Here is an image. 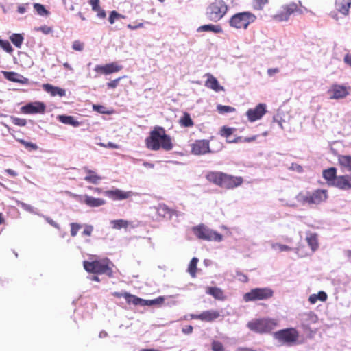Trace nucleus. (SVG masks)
I'll return each mask as SVG.
<instances>
[{
	"label": "nucleus",
	"mask_w": 351,
	"mask_h": 351,
	"mask_svg": "<svg viewBox=\"0 0 351 351\" xmlns=\"http://www.w3.org/2000/svg\"><path fill=\"white\" fill-rule=\"evenodd\" d=\"M207 293L217 300H223L225 298L223 291L218 287H209Z\"/></svg>",
	"instance_id": "nucleus-33"
},
{
	"label": "nucleus",
	"mask_w": 351,
	"mask_h": 351,
	"mask_svg": "<svg viewBox=\"0 0 351 351\" xmlns=\"http://www.w3.org/2000/svg\"><path fill=\"white\" fill-rule=\"evenodd\" d=\"M164 302V298L162 297H158L154 300H145V306H152L154 304H162Z\"/></svg>",
	"instance_id": "nucleus-45"
},
{
	"label": "nucleus",
	"mask_w": 351,
	"mask_h": 351,
	"mask_svg": "<svg viewBox=\"0 0 351 351\" xmlns=\"http://www.w3.org/2000/svg\"><path fill=\"white\" fill-rule=\"evenodd\" d=\"M257 137H258L257 135H254V136H250V137H245V138H243V142L251 143V142H253V141H256Z\"/></svg>",
	"instance_id": "nucleus-58"
},
{
	"label": "nucleus",
	"mask_w": 351,
	"mask_h": 351,
	"mask_svg": "<svg viewBox=\"0 0 351 351\" xmlns=\"http://www.w3.org/2000/svg\"><path fill=\"white\" fill-rule=\"evenodd\" d=\"M10 39L16 47L21 48L24 38L21 34H13Z\"/></svg>",
	"instance_id": "nucleus-37"
},
{
	"label": "nucleus",
	"mask_w": 351,
	"mask_h": 351,
	"mask_svg": "<svg viewBox=\"0 0 351 351\" xmlns=\"http://www.w3.org/2000/svg\"><path fill=\"white\" fill-rule=\"evenodd\" d=\"M43 88L47 93H49L51 96L54 97L58 95L60 97H63L65 95L64 89L60 87L53 86L50 84H44L43 85Z\"/></svg>",
	"instance_id": "nucleus-25"
},
{
	"label": "nucleus",
	"mask_w": 351,
	"mask_h": 351,
	"mask_svg": "<svg viewBox=\"0 0 351 351\" xmlns=\"http://www.w3.org/2000/svg\"><path fill=\"white\" fill-rule=\"evenodd\" d=\"M179 123L181 126L185 128H189L194 125V122L188 112L184 113L183 116L180 118Z\"/></svg>",
	"instance_id": "nucleus-34"
},
{
	"label": "nucleus",
	"mask_w": 351,
	"mask_h": 351,
	"mask_svg": "<svg viewBox=\"0 0 351 351\" xmlns=\"http://www.w3.org/2000/svg\"><path fill=\"white\" fill-rule=\"evenodd\" d=\"M274 337L282 343L291 345L297 341L299 334L296 329L290 328L277 331Z\"/></svg>",
	"instance_id": "nucleus-10"
},
{
	"label": "nucleus",
	"mask_w": 351,
	"mask_h": 351,
	"mask_svg": "<svg viewBox=\"0 0 351 351\" xmlns=\"http://www.w3.org/2000/svg\"><path fill=\"white\" fill-rule=\"evenodd\" d=\"M317 295L318 300L324 302L327 299V294L324 291H319Z\"/></svg>",
	"instance_id": "nucleus-55"
},
{
	"label": "nucleus",
	"mask_w": 351,
	"mask_h": 351,
	"mask_svg": "<svg viewBox=\"0 0 351 351\" xmlns=\"http://www.w3.org/2000/svg\"><path fill=\"white\" fill-rule=\"evenodd\" d=\"M18 141L29 151H34L38 149V146L35 143L25 141L23 139H19Z\"/></svg>",
	"instance_id": "nucleus-38"
},
{
	"label": "nucleus",
	"mask_w": 351,
	"mask_h": 351,
	"mask_svg": "<svg viewBox=\"0 0 351 351\" xmlns=\"http://www.w3.org/2000/svg\"><path fill=\"white\" fill-rule=\"evenodd\" d=\"M199 260L196 257H194L193 258L190 263H189V267H188V272L190 274V275L194 278L196 276V272H197V263H198Z\"/></svg>",
	"instance_id": "nucleus-36"
},
{
	"label": "nucleus",
	"mask_w": 351,
	"mask_h": 351,
	"mask_svg": "<svg viewBox=\"0 0 351 351\" xmlns=\"http://www.w3.org/2000/svg\"><path fill=\"white\" fill-rule=\"evenodd\" d=\"M237 351H256L251 348H247V347H239L237 349Z\"/></svg>",
	"instance_id": "nucleus-63"
},
{
	"label": "nucleus",
	"mask_w": 351,
	"mask_h": 351,
	"mask_svg": "<svg viewBox=\"0 0 351 351\" xmlns=\"http://www.w3.org/2000/svg\"><path fill=\"white\" fill-rule=\"evenodd\" d=\"M236 275L238 277L239 280L242 282L246 283L249 280L248 277L241 271H237Z\"/></svg>",
	"instance_id": "nucleus-53"
},
{
	"label": "nucleus",
	"mask_w": 351,
	"mask_h": 351,
	"mask_svg": "<svg viewBox=\"0 0 351 351\" xmlns=\"http://www.w3.org/2000/svg\"><path fill=\"white\" fill-rule=\"evenodd\" d=\"M205 76L207 77V80L205 82V86L207 88H209L215 92L223 90V87L219 85L217 78L215 77L212 74L206 73Z\"/></svg>",
	"instance_id": "nucleus-22"
},
{
	"label": "nucleus",
	"mask_w": 351,
	"mask_h": 351,
	"mask_svg": "<svg viewBox=\"0 0 351 351\" xmlns=\"http://www.w3.org/2000/svg\"><path fill=\"white\" fill-rule=\"evenodd\" d=\"M0 46L7 52L11 53L12 51V47L10 43L8 40H0Z\"/></svg>",
	"instance_id": "nucleus-46"
},
{
	"label": "nucleus",
	"mask_w": 351,
	"mask_h": 351,
	"mask_svg": "<svg viewBox=\"0 0 351 351\" xmlns=\"http://www.w3.org/2000/svg\"><path fill=\"white\" fill-rule=\"evenodd\" d=\"M146 147L152 151H158L162 149L170 151L173 147L171 138L167 135L162 127H155L149 133V136L145 139Z\"/></svg>",
	"instance_id": "nucleus-1"
},
{
	"label": "nucleus",
	"mask_w": 351,
	"mask_h": 351,
	"mask_svg": "<svg viewBox=\"0 0 351 351\" xmlns=\"http://www.w3.org/2000/svg\"><path fill=\"white\" fill-rule=\"evenodd\" d=\"M93 226L91 225H85L84 229L82 233L83 236L90 237L93 232Z\"/></svg>",
	"instance_id": "nucleus-50"
},
{
	"label": "nucleus",
	"mask_w": 351,
	"mask_h": 351,
	"mask_svg": "<svg viewBox=\"0 0 351 351\" xmlns=\"http://www.w3.org/2000/svg\"><path fill=\"white\" fill-rule=\"evenodd\" d=\"M71 236L74 237L77 235L78 231L82 228V225L77 223H71Z\"/></svg>",
	"instance_id": "nucleus-43"
},
{
	"label": "nucleus",
	"mask_w": 351,
	"mask_h": 351,
	"mask_svg": "<svg viewBox=\"0 0 351 351\" xmlns=\"http://www.w3.org/2000/svg\"><path fill=\"white\" fill-rule=\"evenodd\" d=\"M337 160L341 167H343L347 170L351 171V156L339 155Z\"/></svg>",
	"instance_id": "nucleus-30"
},
{
	"label": "nucleus",
	"mask_w": 351,
	"mask_h": 351,
	"mask_svg": "<svg viewBox=\"0 0 351 351\" xmlns=\"http://www.w3.org/2000/svg\"><path fill=\"white\" fill-rule=\"evenodd\" d=\"M206 178L210 182L226 189H232L243 182L241 176H233L220 171H210L206 174Z\"/></svg>",
	"instance_id": "nucleus-2"
},
{
	"label": "nucleus",
	"mask_w": 351,
	"mask_h": 351,
	"mask_svg": "<svg viewBox=\"0 0 351 351\" xmlns=\"http://www.w3.org/2000/svg\"><path fill=\"white\" fill-rule=\"evenodd\" d=\"M89 3L92 7L93 11L97 10L100 8L99 0H89Z\"/></svg>",
	"instance_id": "nucleus-54"
},
{
	"label": "nucleus",
	"mask_w": 351,
	"mask_h": 351,
	"mask_svg": "<svg viewBox=\"0 0 351 351\" xmlns=\"http://www.w3.org/2000/svg\"><path fill=\"white\" fill-rule=\"evenodd\" d=\"M72 48L75 51H81L84 49V43L80 42V40H75L73 43Z\"/></svg>",
	"instance_id": "nucleus-51"
},
{
	"label": "nucleus",
	"mask_w": 351,
	"mask_h": 351,
	"mask_svg": "<svg viewBox=\"0 0 351 351\" xmlns=\"http://www.w3.org/2000/svg\"><path fill=\"white\" fill-rule=\"evenodd\" d=\"M228 10L223 0H215L206 8V16L210 21L217 22L225 16Z\"/></svg>",
	"instance_id": "nucleus-5"
},
{
	"label": "nucleus",
	"mask_w": 351,
	"mask_h": 351,
	"mask_svg": "<svg viewBox=\"0 0 351 351\" xmlns=\"http://www.w3.org/2000/svg\"><path fill=\"white\" fill-rule=\"evenodd\" d=\"M156 213L160 219H171L172 217L178 216L179 212L173 208L169 207L165 204H160L156 207Z\"/></svg>",
	"instance_id": "nucleus-12"
},
{
	"label": "nucleus",
	"mask_w": 351,
	"mask_h": 351,
	"mask_svg": "<svg viewBox=\"0 0 351 351\" xmlns=\"http://www.w3.org/2000/svg\"><path fill=\"white\" fill-rule=\"evenodd\" d=\"M234 129L232 128L223 127L221 130V134L226 138L229 137L232 134Z\"/></svg>",
	"instance_id": "nucleus-48"
},
{
	"label": "nucleus",
	"mask_w": 351,
	"mask_h": 351,
	"mask_svg": "<svg viewBox=\"0 0 351 351\" xmlns=\"http://www.w3.org/2000/svg\"><path fill=\"white\" fill-rule=\"evenodd\" d=\"M328 198V191L326 189H316L313 191L300 192L297 195V199L302 204L319 205Z\"/></svg>",
	"instance_id": "nucleus-3"
},
{
	"label": "nucleus",
	"mask_w": 351,
	"mask_h": 351,
	"mask_svg": "<svg viewBox=\"0 0 351 351\" xmlns=\"http://www.w3.org/2000/svg\"><path fill=\"white\" fill-rule=\"evenodd\" d=\"M11 121L13 124L18 125V126H21V127L25 126L27 124V121L25 119L12 117Z\"/></svg>",
	"instance_id": "nucleus-42"
},
{
	"label": "nucleus",
	"mask_w": 351,
	"mask_h": 351,
	"mask_svg": "<svg viewBox=\"0 0 351 351\" xmlns=\"http://www.w3.org/2000/svg\"><path fill=\"white\" fill-rule=\"evenodd\" d=\"M21 110L24 114H44L46 106L43 102L36 101L23 106Z\"/></svg>",
	"instance_id": "nucleus-14"
},
{
	"label": "nucleus",
	"mask_w": 351,
	"mask_h": 351,
	"mask_svg": "<svg viewBox=\"0 0 351 351\" xmlns=\"http://www.w3.org/2000/svg\"><path fill=\"white\" fill-rule=\"evenodd\" d=\"M217 110L221 114L233 112L235 111V108L234 107L230 106H217Z\"/></svg>",
	"instance_id": "nucleus-40"
},
{
	"label": "nucleus",
	"mask_w": 351,
	"mask_h": 351,
	"mask_svg": "<svg viewBox=\"0 0 351 351\" xmlns=\"http://www.w3.org/2000/svg\"><path fill=\"white\" fill-rule=\"evenodd\" d=\"M3 75L8 80L13 82H19L21 84H27L28 82L27 78L24 77L23 76L15 72L4 71Z\"/></svg>",
	"instance_id": "nucleus-24"
},
{
	"label": "nucleus",
	"mask_w": 351,
	"mask_h": 351,
	"mask_svg": "<svg viewBox=\"0 0 351 351\" xmlns=\"http://www.w3.org/2000/svg\"><path fill=\"white\" fill-rule=\"evenodd\" d=\"M34 8L36 11V12L40 16H45L49 14V12L45 9V8L40 3H34Z\"/></svg>",
	"instance_id": "nucleus-39"
},
{
	"label": "nucleus",
	"mask_w": 351,
	"mask_h": 351,
	"mask_svg": "<svg viewBox=\"0 0 351 351\" xmlns=\"http://www.w3.org/2000/svg\"><path fill=\"white\" fill-rule=\"evenodd\" d=\"M57 119L61 123L66 125H71L73 127H77L80 125V123L77 121L73 116L58 115Z\"/></svg>",
	"instance_id": "nucleus-29"
},
{
	"label": "nucleus",
	"mask_w": 351,
	"mask_h": 351,
	"mask_svg": "<svg viewBox=\"0 0 351 351\" xmlns=\"http://www.w3.org/2000/svg\"><path fill=\"white\" fill-rule=\"evenodd\" d=\"M267 3L268 0H254V7L256 10H262Z\"/></svg>",
	"instance_id": "nucleus-49"
},
{
	"label": "nucleus",
	"mask_w": 351,
	"mask_h": 351,
	"mask_svg": "<svg viewBox=\"0 0 351 351\" xmlns=\"http://www.w3.org/2000/svg\"><path fill=\"white\" fill-rule=\"evenodd\" d=\"M274 291L269 287L252 289L250 292L244 294L243 300L245 302L265 300L271 298Z\"/></svg>",
	"instance_id": "nucleus-9"
},
{
	"label": "nucleus",
	"mask_w": 351,
	"mask_h": 351,
	"mask_svg": "<svg viewBox=\"0 0 351 351\" xmlns=\"http://www.w3.org/2000/svg\"><path fill=\"white\" fill-rule=\"evenodd\" d=\"M83 202L90 207H99L106 204L104 199L85 195Z\"/></svg>",
	"instance_id": "nucleus-26"
},
{
	"label": "nucleus",
	"mask_w": 351,
	"mask_h": 351,
	"mask_svg": "<svg viewBox=\"0 0 351 351\" xmlns=\"http://www.w3.org/2000/svg\"><path fill=\"white\" fill-rule=\"evenodd\" d=\"M272 247L278 252L292 250L291 247L280 243H275L272 245Z\"/></svg>",
	"instance_id": "nucleus-41"
},
{
	"label": "nucleus",
	"mask_w": 351,
	"mask_h": 351,
	"mask_svg": "<svg viewBox=\"0 0 351 351\" xmlns=\"http://www.w3.org/2000/svg\"><path fill=\"white\" fill-rule=\"evenodd\" d=\"M122 78H123L122 77H118L114 80H112V81L108 82L107 83L108 88H115L118 86L120 80Z\"/></svg>",
	"instance_id": "nucleus-52"
},
{
	"label": "nucleus",
	"mask_w": 351,
	"mask_h": 351,
	"mask_svg": "<svg viewBox=\"0 0 351 351\" xmlns=\"http://www.w3.org/2000/svg\"><path fill=\"white\" fill-rule=\"evenodd\" d=\"M125 300L128 304H132L134 306H145V300L134 295L125 292Z\"/></svg>",
	"instance_id": "nucleus-28"
},
{
	"label": "nucleus",
	"mask_w": 351,
	"mask_h": 351,
	"mask_svg": "<svg viewBox=\"0 0 351 351\" xmlns=\"http://www.w3.org/2000/svg\"><path fill=\"white\" fill-rule=\"evenodd\" d=\"M110 223L112 225V228L117 230L127 228L129 225V222L124 219L112 220Z\"/></svg>",
	"instance_id": "nucleus-35"
},
{
	"label": "nucleus",
	"mask_w": 351,
	"mask_h": 351,
	"mask_svg": "<svg viewBox=\"0 0 351 351\" xmlns=\"http://www.w3.org/2000/svg\"><path fill=\"white\" fill-rule=\"evenodd\" d=\"M193 234L201 240L208 241L220 242L223 240V235L217 231H215L204 224L192 228Z\"/></svg>",
	"instance_id": "nucleus-6"
},
{
	"label": "nucleus",
	"mask_w": 351,
	"mask_h": 351,
	"mask_svg": "<svg viewBox=\"0 0 351 351\" xmlns=\"http://www.w3.org/2000/svg\"><path fill=\"white\" fill-rule=\"evenodd\" d=\"M279 72V69L277 68L275 69H269L267 71V73L269 75L271 76Z\"/></svg>",
	"instance_id": "nucleus-62"
},
{
	"label": "nucleus",
	"mask_w": 351,
	"mask_h": 351,
	"mask_svg": "<svg viewBox=\"0 0 351 351\" xmlns=\"http://www.w3.org/2000/svg\"><path fill=\"white\" fill-rule=\"evenodd\" d=\"M191 152L195 155L204 154L209 152V144L207 141H196L193 145Z\"/></svg>",
	"instance_id": "nucleus-19"
},
{
	"label": "nucleus",
	"mask_w": 351,
	"mask_h": 351,
	"mask_svg": "<svg viewBox=\"0 0 351 351\" xmlns=\"http://www.w3.org/2000/svg\"><path fill=\"white\" fill-rule=\"evenodd\" d=\"M119 18H124V16L118 13L117 11H112L108 18L109 23L112 25L114 23L115 20Z\"/></svg>",
	"instance_id": "nucleus-44"
},
{
	"label": "nucleus",
	"mask_w": 351,
	"mask_h": 351,
	"mask_svg": "<svg viewBox=\"0 0 351 351\" xmlns=\"http://www.w3.org/2000/svg\"><path fill=\"white\" fill-rule=\"evenodd\" d=\"M85 171L86 176H85L84 180L88 182L97 184L101 179V178L98 176L95 171L86 169H85Z\"/></svg>",
	"instance_id": "nucleus-31"
},
{
	"label": "nucleus",
	"mask_w": 351,
	"mask_h": 351,
	"mask_svg": "<svg viewBox=\"0 0 351 351\" xmlns=\"http://www.w3.org/2000/svg\"><path fill=\"white\" fill-rule=\"evenodd\" d=\"M111 265L112 263L107 258L100 261L83 262L84 268L87 272L94 274H106L108 277H112L113 275Z\"/></svg>",
	"instance_id": "nucleus-4"
},
{
	"label": "nucleus",
	"mask_w": 351,
	"mask_h": 351,
	"mask_svg": "<svg viewBox=\"0 0 351 351\" xmlns=\"http://www.w3.org/2000/svg\"><path fill=\"white\" fill-rule=\"evenodd\" d=\"M322 176L328 185L333 186V183H335L336 179L338 177L337 176V169L335 167H330L324 169L322 171Z\"/></svg>",
	"instance_id": "nucleus-23"
},
{
	"label": "nucleus",
	"mask_w": 351,
	"mask_h": 351,
	"mask_svg": "<svg viewBox=\"0 0 351 351\" xmlns=\"http://www.w3.org/2000/svg\"><path fill=\"white\" fill-rule=\"evenodd\" d=\"M266 112V105L264 104H259L254 108H250L247 111L246 115L250 121L254 122L261 119Z\"/></svg>",
	"instance_id": "nucleus-13"
},
{
	"label": "nucleus",
	"mask_w": 351,
	"mask_h": 351,
	"mask_svg": "<svg viewBox=\"0 0 351 351\" xmlns=\"http://www.w3.org/2000/svg\"><path fill=\"white\" fill-rule=\"evenodd\" d=\"M308 300L311 304H315L318 300L317 295L316 294L311 295L308 298Z\"/></svg>",
	"instance_id": "nucleus-61"
},
{
	"label": "nucleus",
	"mask_w": 351,
	"mask_h": 351,
	"mask_svg": "<svg viewBox=\"0 0 351 351\" xmlns=\"http://www.w3.org/2000/svg\"><path fill=\"white\" fill-rule=\"evenodd\" d=\"M309 319H311L313 322L315 323L317 320V317L313 313H310L306 315Z\"/></svg>",
	"instance_id": "nucleus-60"
},
{
	"label": "nucleus",
	"mask_w": 351,
	"mask_h": 351,
	"mask_svg": "<svg viewBox=\"0 0 351 351\" xmlns=\"http://www.w3.org/2000/svg\"><path fill=\"white\" fill-rule=\"evenodd\" d=\"M220 316V313L218 311H203L198 315H191V317L195 319H199L203 322H211Z\"/></svg>",
	"instance_id": "nucleus-17"
},
{
	"label": "nucleus",
	"mask_w": 351,
	"mask_h": 351,
	"mask_svg": "<svg viewBox=\"0 0 351 351\" xmlns=\"http://www.w3.org/2000/svg\"><path fill=\"white\" fill-rule=\"evenodd\" d=\"M104 195L112 200H123L131 197L134 193L132 191H123L116 189L114 190H108L104 192Z\"/></svg>",
	"instance_id": "nucleus-16"
},
{
	"label": "nucleus",
	"mask_w": 351,
	"mask_h": 351,
	"mask_svg": "<svg viewBox=\"0 0 351 351\" xmlns=\"http://www.w3.org/2000/svg\"><path fill=\"white\" fill-rule=\"evenodd\" d=\"M5 172L9 174L10 176H12V177H16L17 176V173L16 171H14V170L11 169H8L5 170Z\"/></svg>",
	"instance_id": "nucleus-64"
},
{
	"label": "nucleus",
	"mask_w": 351,
	"mask_h": 351,
	"mask_svg": "<svg viewBox=\"0 0 351 351\" xmlns=\"http://www.w3.org/2000/svg\"><path fill=\"white\" fill-rule=\"evenodd\" d=\"M306 241L313 252H315L318 249L319 243L317 234L316 233L307 232Z\"/></svg>",
	"instance_id": "nucleus-27"
},
{
	"label": "nucleus",
	"mask_w": 351,
	"mask_h": 351,
	"mask_svg": "<svg viewBox=\"0 0 351 351\" xmlns=\"http://www.w3.org/2000/svg\"><path fill=\"white\" fill-rule=\"evenodd\" d=\"M123 69V66L117 62H112L105 65H97L95 67V71L104 75H109L114 73H117Z\"/></svg>",
	"instance_id": "nucleus-15"
},
{
	"label": "nucleus",
	"mask_w": 351,
	"mask_h": 351,
	"mask_svg": "<svg viewBox=\"0 0 351 351\" xmlns=\"http://www.w3.org/2000/svg\"><path fill=\"white\" fill-rule=\"evenodd\" d=\"M197 32H213L215 33H221L222 28L219 25H204L198 27Z\"/></svg>",
	"instance_id": "nucleus-32"
},
{
	"label": "nucleus",
	"mask_w": 351,
	"mask_h": 351,
	"mask_svg": "<svg viewBox=\"0 0 351 351\" xmlns=\"http://www.w3.org/2000/svg\"><path fill=\"white\" fill-rule=\"evenodd\" d=\"M128 28L131 29V30H134V29H136L138 28H141V27H143V23H139L135 25H131V24H128L127 25Z\"/></svg>",
	"instance_id": "nucleus-57"
},
{
	"label": "nucleus",
	"mask_w": 351,
	"mask_h": 351,
	"mask_svg": "<svg viewBox=\"0 0 351 351\" xmlns=\"http://www.w3.org/2000/svg\"><path fill=\"white\" fill-rule=\"evenodd\" d=\"M333 186L341 190L351 189V175L346 174L338 176L335 183H333Z\"/></svg>",
	"instance_id": "nucleus-20"
},
{
	"label": "nucleus",
	"mask_w": 351,
	"mask_h": 351,
	"mask_svg": "<svg viewBox=\"0 0 351 351\" xmlns=\"http://www.w3.org/2000/svg\"><path fill=\"white\" fill-rule=\"evenodd\" d=\"M276 325L277 323L274 319L262 318L249 322L247 326L250 330L262 334L270 332Z\"/></svg>",
	"instance_id": "nucleus-8"
},
{
	"label": "nucleus",
	"mask_w": 351,
	"mask_h": 351,
	"mask_svg": "<svg viewBox=\"0 0 351 351\" xmlns=\"http://www.w3.org/2000/svg\"><path fill=\"white\" fill-rule=\"evenodd\" d=\"M211 346L213 351H224L223 344L218 341H213Z\"/></svg>",
	"instance_id": "nucleus-47"
},
{
	"label": "nucleus",
	"mask_w": 351,
	"mask_h": 351,
	"mask_svg": "<svg viewBox=\"0 0 351 351\" xmlns=\"http://www.w3.org/2000/svg\"><path fill=\"white\" fill-rule=\"evenodd\" d=\"M97 13V16L100 19H104L106 16V12L100 8L98 10H95Z\"/></svg>",
	"instance_id": "nucleus-56"
},
{
	"label": "nucleus",
	"mask_w": 351,
	"mask_h": 351,
	"mask_svg": "<svg viewBox=\"0 0 351 351\" xmlns=\"http://www.w3.org/2000/svg\"><path fill=\"white\" fill-rule=\"evenodd\" d=\"M256 19V16L250 12H239L234 14L229 21V24L235 29H247L250 23Z\"/></svg>",
	"instance_id": "nucleus-7"
},
{
	"label": "nucleus",
	"mask_w": 351,
	"mask_h": 351,
	"mask_svg": "<svg viewBox=\"0 0 351 351\" xmlns=\"http://www.w3.org/2000/svg\"><path fill=\"white\" fill-rule=\"evenodd\" d=\"M343 61L346 64L351 66V55L349 53L346 54L343 58Z\"/></svg>",
	"instance_id": "nucleus-59"
},
{
	"label": "nucleus",
	"mask_w": 351,
	"mask_h": 351,
	"mask_svg": "<svg viewBox=\"0 0 351 351\" xmlns=\"http://www.w3.org/2000/svg\"><path fill=\"white\" fill-rule=\"evenodd\" d=\"M351 7V0H335V10L343 16L349 14L350 8Z\"/></svg>",
	"instance_id": "nucleus-21"
},
{
	"label": "nucleus",
	"mask_w": 351,
	"mask_h": 351,
	"mask_svg": "<svg viewBox=\"0 0 351 351\" xmlns=\"http://www.w3.org/2000/svg\"><path fill=\"white\" fill-rule=\"evenodd\" d=\"M330 99H339L346 97L348 94L347 88L343 85H333L329 90Z\"/></svg>",
	"instance_id": "nucleus-18"
},
{
	"label": "nucleus",
	"mask_w": 351,
	"mask_h": 351,
	"mask_svg": "<svg viewBox=\"0 0 351 351\" xmlns=\"http://www.w3.org/2000/svg\"><path fill=\"white\" fill-rule=\"evenodd\" d=\"M299 11L300 9L298 5L295 3H291L284 6L283 10L274 16V19L279 22L285 21L289 19L292 14Z\"/></svg>",
	"instance_id": "nucleus-11"
}]
</instances>
